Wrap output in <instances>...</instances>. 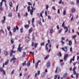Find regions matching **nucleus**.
<instances>
[{"mask_svg":"<svg viewBox=\"0 0 79 79\" xmlns=\"http://www.w3.org/2000/svg\"><path fill=\"white\" fill-rule=\"evenodd\" d=\"M61 43L62 44H64V42L62 40H61L60 41Z\"/></svg>","mask_w":79,"mask_h":79,"instance_id":"obj_42","label":"nucleus"},{"mask_svg":"<svg viewBox=\"0 0 79 79\" xmlns=\"http://www.w3.org/2000/svg\"><path fill=\"white\" fill-rule=\"evenodd\" d=\"M64 22H63V24H62V27H64Z\"/></svg>","mask_w":79,"mask_h":79,"instance_id":"obj_35","label":"nucleus"},{"mask_svg":"<svg viewBox=\"0 0 79 79\" xmlns=\"http://www.w3.org/2000/svg\"><path fill=\"white\" fill-rule=\"evenodd\" d=\"M57 77H58V75H55V77H54V79H56V78H57Z\"/></svg>","mask_w":79,"mask_h":79,"instance_id":"obj_48","label":"nucleus"},{"mask_svg":"<svg viewBox=\"0 0 79 79\" xmlns=\"http://www.w3.org/2000/svg\"><path fill=\"white\" fill-rule=\"evenodd\" d=\"M8 61H9V60H7V61L4 64H5V65H7V64H8Z\"/></svg>","mask_w":79,"mask_h":79,"instance_id":"obj_18","label":"nucleus"},{"mask_svg":"<svg viewBox=\"0 0 79 79\" xmlns=\"http://www.w3.org/2000/svg\"><path fill=\"white\" fill-rule=\"evenodd\" d=\"M30 38H29V37H27L26 38V42H28V41H30Z\"/></svg>","mask_w":79,"mask_h":79,"instance_id":"obj_7","label":"nucleus"},{"mask_svg":"<svg viewBox=\"0 0 79 79\" xmlns=\"http://www.w3.org/2000/svg\"><path fill=\"white\" fill-rule=\"evenodd\" d=\"M27 9L28 10V12H29V11H30V10H31V9H30V6H28V7H27Z\"/></svg>","mask_w":79,"mask_h":79,"instance_id":"obj_23","label":"nucleus"},{"mask_svg":"<svg viewBox=\"0 0 79 79\" xmlns=\"http://www.w3.org/2000/svg\"><path fill=\"white\" fill-rule=\"evenodd\" d=\"M11 43H12V44H13V42H14V41L13 40V39H12L11 40Z\"/></svg>","mask_w":79,"mask_h":79,"instance_id":"obj_56","label":"nucleus"},{"mask_svg":"<svg viewBox=\"0 0 79 79\" xmlns=\"http://www.w3.org/2000/svg\"><path fill=\"white\" fill-rule=\"evenodd\" d=\"M5 55L6 56H7L8 55V51H5Z\"/></svg>","mask_w":79,"mask_h":79,"instance_id":"obj_17","label":"nucleus"},{"mask_svg":"<svg viewBox=\"0 0 79 79\" xmlns=\"http://www.w3.org/2000/svg\"><path fill=\"white\" fill-rule=\"evenodd\" d=\"M20 32L21 33H22V32H23V29L21 28L20 29Z\"/></svg>","mask_w":79,"mask_h":79,"instance_id":"obj_41","label":"nucleus"},{"mask_svg":"<svg viewBox=\"0 0 79 79\" xmlns=\"http://www.w3.org/2000/svg\"><path fill=\"white\" fill-rule=\"evenodd\" d=\"M35 45V44H34V43L32 42L31 44L32 46H34Z\"/></svg>","mask_w":79,"mask_h":79,"instance_id":"obj_51","label":"nucleus"},{"mask_svg":"<svg viewBox=\"0 0 79 79\" xmlns=\"http://www.w3.org/2000/svg\"><path fill=\"white\" fill-rule=\"evenodd\" d=\"M61 40H65V38H64L63 37H61Z\"/></svg>","mask_w":79,"mask_h":79,"instance_id":"obj_47","label":"nucleus"},{"mask_svg":"<svg viewBox=\"0 0 79 79\" xmlns=\"http://www.w3.org/2000/svg\"><path fill=\"white\" fill-rule=\"evenodd\" d=\"M60 13V9H59L57 10V13L58 14H59Z\"/></svg>","mask_w":79,"mask_h":79,"instance_id":"obj_62","label":"nucleus"},{"mask_svg":"<svg viewBox=\"0 0 79 79\" xmlns=\"http://www.w3.org/2000/svg\"><path fill=\"white\" fill-rule=\"evenodd\" d=\"M31 64H30V61H28V63H27V66H29Z\"/></svg>","mask_w":79,"mask_h":79,"instance_id":"obj_22","label":"nucleus"},{"mask_svg":"<svg viewBox=\"0 0 79 79\" xmlns=\"http://www.w3.org/2000/svg\"><path fill=\"white\" fill-rule=\"evenodd\" d=\"M26 64V61H24V62L23 64V66H24Z\"/></svg>","mask_w":79,"mask_h":79,"instance_id":"obj_27","label":"nucleus"},{"mask_svg":"<svg viewBox=\"0 0 79 79\" xmlns=\"http://www.w3.org/2000/svg\"><path fill=\"white\" fill-rule=\"evenodd\" d=\"M40 44H41V46H42L44 45H45V43H44V42L41 43H40Z\"/></svg>","mask_w":79,"mask_h":79,"instance_id":"obj_28","label":"nucleus"},{"mask_svg":"<svg viewBox=\"0 0 79 79\" xmlns=\"http://www.w3.org/2000/svg\"><path fill=\"white\" fill-rule=\"evenodd\" d=\"M30 13L31 15H32V14H33V10H31Z\"/></svg>","mask_w":79,"mask_h":79,"instance_id":"obj_33","label":"nucleus"},{"mask_svg":"<svg viewBox=\"0 0 79 79\" xmlns=\"http://www.w3.org/2000/svg\"><path fill=\"white\" fill-rule=\"evenodd\" d=\"M58 71V67H57L56 68V70L55 71V73H57Z\"/></svg>","mask_w":79,"mask_h":79,"instance_id":"obj_59","label":"nucleus"},{"mask_svg":"<svg viewBox=\"0 0 79 79\" xmlns=\"http://www.w3.org/2000/svg\"><path fill=\"white\" fill-rule=\"evenodd\" d=\"M48 19H51V17L50 16L48 15Z\"/></svg>","mask_w":79,"mask_h":79,"instance_id":"obj_46","label":"nucleus"},{"mask_svg":"<svg viewBox=\"0 0 79 79\" xmlns=\"http://www.w3.org/2000/svg\"><path fill=\"white\" fill-rule=\"evenodd\" d=\"M60 65L61 66H63V65H64V63H61Z\"/></svg>","mask_w":79,"mask_h":79,"instance_id":"obj_64","label":"nucleus"},{"mask_svg":"<svg viewBox=\"0 0 79 79\" xmlns=\"http://www.w3.org/2000/svg\"><path fill=\"white\" fill-rule=\"evenodd\" d=\"M15 29H16V30H18V29H19V27H18L17 26H16Z\"/></svg>","mask_w":79,"mask_h":79,"instance_id":"obj_45","label":"nucleus"},{"mask_svg":"<svg viewBox=\"0 0 79 79\" xmlns=\"http://www.w3.org/2000/svg\"><path fill=\"white\" fill-rule=\"evenodd\" d=\"M32 31H33L32 28H31L29 31V33H31L32 32Z\"/></svg>","mask_w":79,"mask_h":79,"instance_id":"obj_10","label":"nucleus"},{"mask_svg":"<svg viewBox=\"0 0 79 79\" xmlns=\"http://www.w3.org/2000/svg\"><path fill=\"white\" fill-rule=\"evenodd\" d=\"M30 54H32V55L33 56H34V52H30Z\"/></svg>","mask_w":79,"mask_h":79,"instance_id":"obj_25","label":"nucleus"},{"mask_svg":"<svg viewBox=\"0 0 79 79\" xmlns=\"http://www.w3.org/2000/svg\"><path fill=\"white\" fill-rule=\"evenodd\" d=\"M64 29H66V31H65V33L67 32H68V28L67 27L65 26V27H64Z\"/></svg>","mask_w":79,"mask_h":79,"instance_id":"obj_6","label":"nucleus"},{"mask_svg":"<svg viewBox=\"0 0 79 79\" xmlns=\"http://www.w3.org/2000/svg\"><path fill=\"white\" fill-rule=\"evenodd\" d=\"M46 65L47 67H50V62L49 61L48 63H47Z\"/></svg>","mask_w":79,"mask_h":79,"instance_id":"obj_8","label":"nucleus"},{"mask_svg":"<svg viewBox=\"0 0 79 79\" xmlns=\"http://www.w3.org/2000/svg\"><path fill=\"white\" fill-rule=\"evenodd\" d=\"M18 5H17L16 6V11H18Z\"/></svg>","mask_w":79,"mask_h":79,"instance_id":"obj_53","label":"nucleus"},{"mask_svg":"<svg viewBox=\"0 0 79 79\" xmlns=\"http://www.w3.org/2000/svg\"><path fill=\"white\" fill-rule=\"evenodd\" d=\"M9 5L10 7H12L13 6V3L12 2H10L9 3Z\"/></svg>","mask_w":79,"mask_h":79,"instance_id":"obj_19","label":"nucleus"},{"mask_svg":"<svg viewBox=\"0 0 79 79\" xmlns=\"http://www.w3.org/2000/svg\"><path fill=\"white\" fill-rule=\"evenodd\" d=\"M40 60H39L38 61L37 63L36 64H35V68H36V69H37V67H38V65L39 64V63H40Z\"/></svg>","mask_w":79,"mask_h":79,"instance_id":"obj_3","label":"nucleus"},{"mask_svg":"<svg viewBox=\"0 0 79 79\" xmlns=\"http://www.w3.org/2000/svg\"><path fill=\"white\" fill-rule=\"evenodd\" d=\"M68 56V55L67 54H66L64 55V60H66V58Z\"/></svg>","mask_w":79,"mask_h":79,"instance_id":"obj_11","label":"nucleus"},{"mask_svg":"<svg viewBox=\"0 0 79 79\" xmlns=\"http://www.w3.org/2000/svg\"><path fill=\"white\" fill-rule=\"evenodd\" d=\"M16 28H15V27H14V29H13V31H14V32H16Z\"/></svg>","mask_w":79,"mask_h":79,"instance_id":"obj_54","label":"nucleus"},{"mask_svg":"<svg viewBox=\"0 0 79 79\" xmlns=\"http://www.w3.org/2000/svg\"><path fill=\"white\" fill-rule=\"evenodd\" d=\"M40 71H38V76H39V74H40Z\"/></svg>","mask_w":79,"mask_h":79,"instance_id":"obj_60","label":"nucleus"},{"mask_svg":"<svg viewBox=\"0 0 79 79\" xmlns=\"http://www.w3.org/2000/svg\"><path fill=\"white\" fill-rule=\"evenodd\" d=\"M69 45H70V46H71V45H72V42L71 41V40L69 41Z\"/></svg>","mask_w":79,"mask_h":79,"instance_id":"obj_14","label":"nucleus"},{"mask_svg":"<svg viewBox=\"0 0 79 79\" xmlns=\"http://www.w3.org/2000/svg\"><path fill=\"white\" fill-rule=\"evenodd\" d=\"M7 28L8 31H10V27L7 26Z\"/></svg>","mask_w":79,"mask_h":79,"instance_id":"obj_36","label":"nucleus"},{"mask_svg":"<svg viewBox=\"0 0 79 79\" xmlns=\"http://www.w3.org/2000/svg\"><path fill=\"white\" fill-rule=\"evenodd\" d=\"M13 51H12V50L11 51L10 54V56H11L13 55Z\"/></svg>","mask_w":79,"mask_h":79,"instance_id":"obj_32","label":"nucleus"},{"mask_svg":"<svg viewBox=\"0 0 79 79\" xmlns=\"http://www.w3.org/2000/svg\"><path fill=\"white\" fill-rule=\"evenodd\" d=\"M5 20H1V21L2 24H3V23H4V22H5Z\"/></svg>","mask_w":79,"mask_h":79,"instance_id":"obj_58","label":"nucleus"},{"mask_svg":"<svg viewBox=\"0 0 79 79\" xmlns=\"http://www.w3.org/2000/svg\"><path fill=\"white\" fill-rule=\"evenodd\" d=\"M67 75H68L67 73H65V74H64L63 76V78H65L66 77Z\"/></svg>","mask_w":79,"mask_h":79,"instance_id":"obj_15","label":"nucleus"},{"mask_svg":"<svg viewBox=\"0 0 79 79\" xmlns=\"http://www.w3.org/2000/svg\"><path fill=\"white\" fill-rule=\"evenodd\" d=\"M53 32V30L52 29H51L50 31V33H52Z\"/></svg>","mask_w":79,"mask_h":79,"instance_id":"obj_50","label":"nucleus"},{"mask_svg":"<svg viewBox=\"0 0 79 79\" xmlns=\"http://www.w3.org/2000/svg\"><path fill=\"white\" fill-rule=\"evenodd\" d=\"M0 72H2V73H3V74L5 75L6 73L5 71L3 70V69L2 68H0Z\"/></svg>","mask_w":79,"mask_h":79,"instance_id":"obj_2","label":"nucleus"},{"mask_svg":"<svg viewBox=\"0 0 79 79\" xmlns=\"http://www.w3.org/2000/svg\"><path fill=\"white\" fill-rule=\"evenodd\" d=\"M71 10L72 13H74V12L76 11V10H75V9H74L73 8H72L71 9Z\"/></svg>","mask_w":79,"mask_h":79,"instance_id":"obj_12","label":"nucleus"},{"mask_svg":"<svg viewBox=\"0 0 79 79\" xmlns=\"http://www.w3.org/2000/svg\"><path fill=\"white\" fill-rule=\"evenodd\" d=\"M18 50L19 51V52H21V51L22 50V48H18Z\"/></svg>","mask_w":79,"mask_h":79,"instance_id":"obj_13","label":"nucleus"},{"mask_svg":"<svg viewBox=\"0 0 79 79\" xmlns=\"http://www.w3.org/2000/svg\"><path fill=\"white\" fill-rule=\"evenodd\" d=\"M62 3V0H60V1L59 2V4H61V3Z\"/></svg>","mask_w":79,"mask_h":79,"instance_id":"obj_43","label":"nucleus"},{"mask_svg":"<svg viewBox=\"0 0 79 79\" xmlns=\"http://www.w3.org/2000/svg\"><path fill=\"white\" fill-rule=\"evenodd\" d=\"M16 60V58H15V57H14L11 59L10 60V61L11 62L12 61H13Z\"/></svg>","mask_w":79,"mask_h":79,"instance_id":"obj_9","label":"nucleus"},{"mask_svg":"<svg viewBox=\"0 0 79 79\" xmlns=\"http://www.w3.org/2000/svg\"><path fill=\"white\" fill-rule=\"evenodd\" d=\"M63 15L64 16L66 15V10H64L63 13Z\"/></svg>","mask_w":79,"mask_h":79,"instance_id":"obj_29","label":"nucleus"},{"mask_svg":"<svg viewBox=\"0 0 79 79\" xmlns=\"http://www.w3.org/2000/svg\"><path fill=\"white\" fill-rule=\"evenodd\" d=\"M25 55H26V52H23V56H25Z\"/></svg>","mask_w":79,"mask_h":79,"instance_id":"obj_49","label":"nucleus"},{"mask_svg":"<svg viewBox=\"0 0 79 79\" xmlns=\"http://www.w3.org/2000/svg\"><path fill=\"white\" fill-rule=\"evenodd\" d=\"M78 76H79V73L76 74V79H77L78 78Z\"/></svg>","mask_w":79,"mask_h":79,"instance_id":"obj_40","label":"nucleus"},{"mask_svg":"<svg viewBox=\"0 0 79 79\" xmlns=\"http://www.w3.org/2000/svg\"><path fill=\"white\" fill-rule=\"evenodd\" d=\"M24 27L25 28V29H28L29 27V25H25L24 26Z\"/></svg>","mask_w":79,"mask_h":79,"instance_id":"obj_5","label":"nucleus"},{"mask_svg":"<svg viewBox=\"0 0 79 79\" xmlns=\"http://www.w3.org/2000/svg\"><path fill=\"white\" fill-rule=\"evenodd\" d=\"M76 67H74V68L73 69H72V71H75V70H76Z\"/></svg>","mask_w":79,"mask_h":79,"instance_id":"obj_26","label":"nucleus"},{"mask_svg":"<svg viewBox=\"0 0 79 79\" xmlns=\"http://www.w3.org/2000/svg\"><path fill=\"white\" fill-rule=\"evenodd\" d=\"M77 63V62H76V63H73V66H75V65L76 64V63Z\"/></svg>","mask_w":79,"mask_h":79,"instance_id":"obj_57","label":"nucleus"},{"mask_svg":"<svg viewBox=\"0 0 79 79\" xmlns=\"http://www.w3.org/2000/svg\"><path fill=\"white\" fill-rule=\"evenodd\" d=\"M70 4H71V5H73L74 4V2L73 1H71L70 2Z\"/></svg>","mask_w":79,"mask_h":79,"instance_id":"obj_44","label":"nucleus"},{"mask_svg":"<svg viewBox=\"0 0 79 79\" xmlns=\"http://www.w3.org/2000/svg\"><path fill=\"white\" fill-rule=\"evenodd\" d=\"M37 45H38V43H36L35 44L34 47L35 48H36L37 47Z\"/></svg>","mask_w":79,"mask_h":79,"instance_id":"obj_21","label":"nucleus"},{"mask_svg":"<svg viewBox=\"0 0 79 79\" xmlns=\"http://www.w3.org/2000/svg\"><path fill=\"white\" fill-rule=\"evenodd\" d=\"M40 16L42 17V18H43V16H42V13H40Z\"/></svg>","mask_w":79,"mask_h":79,"instance_id":"obj_63","label":"nucleus"},{"mask_svg":"<svg viewBox=\"0 0 79 79\" xmlns=\"http://www.w3.org/2000/svg\"><path fill=\"white\" fill-rule=\"evenodd\" d=\"M74 58H75V56H73V59H71L70 60V63H71L72 61H74Z\"/></svg>","mask_w":79,"mask_h":79,"instance_id":"obj_4","label":"nucleus"},{"mask_svg":"<svg viewBox=\"0 0 79 79\" xmlns=\"http://www.w3.org/2000/svg\"><path fill=\"white\" fill-rule=\"evenodd\" d=\"M45 48L46 50H48V46H45Z\"/></svg>","mask_w":79,"mask_h":79,"instance_id":"obj_55","label":"nucleus"},{"mask_svg":"<svg viewBox=\"0 0 79 79\" xmlns=\"http://www.w3.org/2000/svg\"><path fill=\"white\" fill-rule=\"evenodd\" d=\"M59 55V56H62V54H61V52H59L58 53V55Z\"/></svg>","mask_w":79,"mask_h":79,"instance_id":"obj_24","label":"nucleus"},{"mask_svg":"<svg viewBox=\"0 0 79 79\" xmlns=\"http://www.w3.org/2000/svg\"><path fill=\"white\" fill-rule=\"evenodd\" d=\"M76 37V35H73L72 36V39H75Z\"/></svg>","mask_w":79,"mask_h":79,"instance_id":"obj_30","label":"nucleus"},{"mask_svg":"<svg viewBox=\"0 0 79 79\" xmlns=\"http://www.w3.org/2000/svg\"><path fill=\"white\" fill-rule=\"evenodd\" d=\"M62 50L64 52H68V47L64 46V48H62Z\"/></svg>","mask_w":79,"mask_h":79,"instance_id":"obj_1","label":"nucleus"},{"mask_svg":"<svg viewBox=\"0 0 79 79\" xmlns=\"http://www.w3.org/2000/svg\"><path fill=\"white\" fill-rule=\"evenodd\" d=\"M48 57H49V55H47V56L45 57V59L47 60V58H48Z\"/></svg>","mask_w":79,"mask_h":79,"instance_id":"obj_31","label":"nucleus"},{"mask_svg":"<svg viewBox=\"0 0 79 79\" xmlns=\"http://www.w3.org/2000/svg\"><path fill=\"white\" fill-rule=\"evenodd\" d=\"M46 7L47 8V10H48V7H49V6H48V5H46Z\"/></svg>","mask_w":79,"mask_h":79,"instance_id":"obj_52","label":"nucleus"},{"mask_svg":"<svg viewBox=\"0 0 79 79\" xmlns=\"http://www.w3.org/2000/svg\"><path fill=\"white\" fill-rule=\"evenodd\" d=\"M61 31H62V29H60L59 31L58 34H60V33H61Z\"/></svg>","mask_w":79,"mask_h":79,"instance_id":"obj_39","label":"nucleus"},{"mask_svg":"<svg viewBox=\"0 0 79 79\" xmlns=\"http://www.w3.org/2000/svg\"><path fill=\"white\" fill-rule=\"evenodd\" d=\"M28 3L29 5H32V4H31V2H28Z\"/></svg>","mask_w":79,"mask_h":79,"instance_id":"obj_61","label":"nucleus"},{"mask_svg":"<svg viewBox=\"0 0 79 79\" xmlns=\"http://www.w3.org/2000/svg\"><path fill=\"white\" fill-rule=\"evenodd\" d=\"M31 8L32 9V10H35V8H33V7H32V6H31Z\"/></svg>","mask_w":79,"mask_h":79,"instance_id":"obj_38","label":"nucleus"},{"mask_svg":"<svg viewBox=\"0 0 79 79\" xmlns=\"http://www.w3.org/2000/svg\"><path fill=\"white\" fill-rule=\"evenodd\" d=\"M34 19H35L34 18H33L32 19V24H33V23H34Z\"/></svg>","mask_w":79,"mask_h":79,"instance_id":"obj_34","label":"nucleus"},{"mask_svg":"<svg viewBox=\"0 0 79 79\" xmlns=\"http://www.w3.org/2000/svg\"><path fill=\"white\" fill-rule=\"evenodd\" d=\"M18 17L19 18H20V17H21V15H20V13H19L18 14Z\"/></svg>","mask_w":79,"mask_h":79,"instance_id":"obj_37","label":"nucleus"},{"mask_svg":"<svg viewBox=\"0 0 79 79\" xmlns=\"http://www.w3.org/2000/svg\"><path fill=\"white\" fill-rule=\"evenodd\" d=\"M45 76V73L44 72L43 73V74H42V77H44Z\"/></svg>","mask_w":79,"mask_h":79,"instance_id":"obj_20","label":"nucleus"},{"mask_svg":"<svg viewBox=\"0 0 79 79\" xmlns=\"http://www.w3.org/2000/svg\"><path fill=\"white\" fill-rule=\"evenodd\" d=\"M8 16L9 17H12V13L10 12L9 13Z\"/></svg>","mask_w":79,"mask_h":79,"instance_id":"obj_16","label":"nucleus"}]
</instances>
